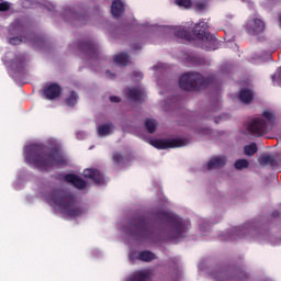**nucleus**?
Returning a JSON list of instances; mask_svg holds the SVG:
<instances>
[{
	"label": "nucleus",
	"mask_w": 281,
	"mask_h": 281,
	"mask_svg": "<svg viewBox=\"0 0 281 281\" xmlns=\"http://www.w3.org/2000/svg\"><path fill=\"white\" fill-rule=\"evenodd\" d=\"M244 153L248 157H254V155H256V153H258V145L256 143H251L250 145H246L244 147Z\"/></svg>",
	"instance_id": "nucleus-27"
},
{
	"label": "nucleus",
	"mask_w": 281,
	"mask_h": 281,
	"mask_svg": "<svg viewBox=\"0 0 281 281\" xmlns=\"http://www.w3.org/2000/svg\"><path fill=\"white\" fill-rule=\"evenodd\" d=\"M151 276L150 270H137L131 274L127 281H150Z\"/></svg>",
	"instance_id": "nucleus-15"
},
{
	"label": "nucleus",
	"mask_w": 281,
	"mask_h": 281,
	"mask_svg": "<svg viewBox=\"0 0 281 281\" xmlns=\"http://www.w3.org/2000/svg\"><path fill=\"white\" fill-rule=\"evenodd\" d=\"M66 183H71L77 190H85L87 188V181L76 173H68L64 176Z\"/></svg>",
	"instance_id": "nucleus-12"
},
{
	"label": "nucleus",
	"mask_w": 281,
	"mask_h": 281,
	"mask_svg": "<svg viewBox=\"0 0 281 281\" xmlns=\"http://www.w3.org/2000/svg\"><path fill=\"white\" fill-rule=\"evenodd\" d=\"M21 66L24 67L25 58H20Z\"/></svg>",
	"instance_id": "nucleus-36"
},
{
	"label": "nucleus",
	"mask_w": 281,
	"mask_h": 281,
	"mask_svg": "<svg viewBox=\"0 0 281 281\" xmlns=\"http://www.w3.org/2000/svg\"><path fill=\"white\" fill-rule=\"evenodd\" d=\"M136 259L140 262H153V260H157V255L149 250H142L136 254Z\"/></svg>",
	"instance_id": "nucleus-18"
},
{
	"label": "nucleus",
	"mask_w": 281,
	"mask_h": 281,
	"mask_svg": "<svg viewBox=\"0 0 281 281\" xmlns=\"http://www.w3.org/2000/svg\"><path fill=\"white\" fill-rule=\"evenodd\" d=\"M131 222L130 232L136 238H153L157 227L161 225H169L172 234V238H183V234L188 232V223L175 215L169 214L166 211H157L153 214V222L144 216H138Z\"/></svg>",
	"instance_id": "nucleus-1"
},
{
	"label": "nucleus",
	"mask_w": 281,
	"mask_h": 281,
	"mask_svg": "<svg viewBox=\"0 0 281 281\" xmlns=\"http://www.w3.org/2000/svg\"><path fill=\"white\" fill-rule=\"evenodd\" d=\"M262 116L267 121L257 117L248 124L249 133H252V135H256L257 137H262V135H267V133L273 131V126H276V114L270 111H265L262 113Z\"/></svg>",
	"instance_id": "nucleus-6"
},
{
	"label": "nucleus",
	"mask_w": 281,
	"mask_h": 281,
	"mask_svg": "<svg viewBox=\"0 0 281 281\" xmlns=\"http://www.w3.org/2000/svg\"><path fill=\"white\" fill-rule=\"evenodd\" d=\"M132 76H134L135 78H144V76L139 71L132 72Z\"/></svg>",
	"instance_id": "nucleus-35"
},
{
	"label": "nucleus",
	"mask_w": 281,
	"mask_h": 281,
	"mask_svg": "<svg viewBox=\"0 0 281 281\" xmlns=\"http://www.w3.org/2000/svg\"><path fill=\"white\" fill-rule=\"evenodd\" d=\"M71 16L75 21H79L80 25H87L89 22V13L87 11L72 12Z\"/></svg>",
	"instance_id": "nucleus-21"
},
{
	"label": "nucleus",
	"mask_w": 281,
	"mask_h": 281,
	"mask_svg": "<svg viewBox=\"0 0 281 281\" xmlns=\"http://www.w3.org/2000/svg\"><path fill=\"white\" fill-rule=\"evenodd\" d=\"M126 95L132 102H144V98H146V93L142 88H127Z\"/></svg>",
	"instance_id": "nucleus-13"
},
{
	"label": "nucleus",
	"mask_w": 281,
	"mask_h": 281,
	"mask_svg": "<svg viewBox=\"0 0 281 281\" xmlns=\"http://www.w3.org/2000/svg\"><path fill=\"white\" fill-rule=\"evenodd\" d=\"M194 36H198L200 41H209L210 43L214 42V36L207 31V23L200 22L193 27Z\"/></svg>",
	"instance_id": "nucleus-10"
},
{
	"label": "nucleus",
	"mask_w": 281,
	"mask_h": 281,
	"mask_svg": "<svg viewBox=\"0 0 281 281\" xmlns=\"http://www.w3.org/2000/svg\"><path fill=\"white\" fill-rule=\"evenodd\" d=\"M226 161H227V158L225 156L215 157L207 162V166H206L207 170L223 168Z\"/></svg>",
	"instance_id": "nucleus-16"
},
{
	"label": "nucleus",
	"mask_w": 281,
	"mask_h": 281,
	"mask_svg": "<svg viewBox=\"0 0 281 281\" xmlns=\"http://www.w3.org/2000/svg\"><path fill=\"white\" fill-rule=\"evenodd\" d=\"M131 60V56H128V53H120L114 56V63L116 65H120L121 67H126Z\"/></svg>",
	"instance_id": "nucleus-22"
},
{
	"label": "nucleus",
	"mask_w": 281,
	"mask_h": 281,
	"mask_svg": "<svg viewBox=\"0 0 281 281\" xmlns=\"http://www.w3.org/2000/svg\"><path fill=\"white\" fill-rule=\"evenodd\" d=\"M110 102L120 103L122 102V99H120V97L113 95V97H110Z\"/></svg>",
	"instance_id": "nucleus-33"
},
{
	"label": "nucleus",
	"mask_w": 281,
	"mask_h": 281,
	"mask_svg": "<svg viewBox=\"0 0 281 281\" xmlns=\"http://www.w3.org/2000/svg\"><path fill=\"white\" fill-rule=\"evenodd\" d=\"M134 49H142V45L134 46Z\"/></svg>",
	"instance_id": "nucleus-37"
},
{
	"label": "nucleus",
	"mask_w": 281,
	"mask_h": 281,
	"mask_svg": "<svg viewBox=\"0 0 281 281\" xmlns=\"http://www.w3.org/2000/svg\"><path fill=\"white\" fill-rule=\"evenodd\" d=\"M26 161L37 170H49L54 166H63L65 158L57 150H47V147L38 144L29 145L25 148Z\"/></svg>",
	"instance_id": "nucleus-2"
},
{
	"label": "nucleus",
	"mask_w": 281,
	"mask_h": 281,
	"mask_svg": "<svg viewBox=\"0 0 281 281\" xmlns=\"http://www.w3.org/2000/svg\"><path fill=\"white\" fill-rule=\"evenodd\" d=\"M258 161L260 166H271V168H277L278 166V159L273 155H262Z\"/></svg>",
	"instance_id": "nucleus-19"
},
{
	"label": "nucleus",
	"mask_w": 281,
	"mask_h": 281,
	"mask_svg": "<svg viewBox=\"0 0 281 281\" xmlns=\"http://www.w3.org/2000/svg\"><path fill=\"white\" fill-rule=\"evenodd\" d=\"M145 128L150 135H153V133L157 131V121L155 119H146Z\"/></svg>",
	"instance_id": "nucleus-23"
},
{
	"label": "nucleus",
	"mask_w": 281,
	"mask_h": 281,
	"mask_svg": "<svg viewBox=\"0 0 281 281\" xmlns=\"http://www.w3.org/2000/svg\"><path fill=\"white\" fill-rule=\"evenodd\" d=\"M67 106H76L78 104V92L70 91L68 98L65 100Z\"/></svg>",
	"instance_id": "nucleus-25"
},
{
	"label": "nucleus",
	"mask_w": 281,
	"mask_h": 281,
	"mask_svg": "<svg viewBox=\"0 0 281 281\" xmlns=\"http://www.w3.org/2000/svg\"><path fill=\"white\" fill-rule=\"evenodd\" d=\"M83 177L86 179H91L98 186H102V183H104V176L98 169H86V170H83Z\"/></svg>",
	"instance_id": "nucleus-14"
},
{
	"label": "nucleus",
	"mask_w": 281,
	"mask_h": 281,
	"mask_svg": "<svg viewBox=\"0 0 281 281\" xmlns=\"http://www.w3.org/2000/svg\"><path fill=\"white\" fill-rule=\"evenodd\" d=\"M9 43L10 45H21V43H23V40H21V37L19 36L10 37Z\"/></svg>",
	"instance_id": "nucleus-31"
},
{
	"label": "nucleus",
	"mask_w": 281,
	"mask_h": 281,
	"mask_svg": "<svg viewBox=\"0 0 281 281\" xmlns=\"http://www.w3.org/2000/svg\"><path fill=\"white\" fill-rule=\"evenodd\" d=\"M111 12L114 19H120L124 14V2L122 0H114L111 5Z\"/></svg>",
	"instance_id": "nucleus-17"
},
{
	"label": "nucleus",
	"mask_w": 281,
	"mask_h": 281,
	"mask_svg": "<svg viewBox=\"0 0 281 281\" xmlns=\"http://www.w3.org/2000/svg\"><path fill=\"white\" fill-rule=\"evenodd\" d=\"M112 159L114 164H122L124 161V156L120 153H114Z\"/></svg>",
	"instance_id": "nucleus-30"
},
{
	"label": "nucleus",
	"mask_w": 281,
	"mask_h": 281,
	"mask_svg": "<svg viewBox=\"0 0 281 281\" xmlns=\"http://www.w3.org/2000/svg\"><path fill=\"white\" fill-rule=\"evenodd\" d=\"M239 100L244 102V104H251L254 102V91L244 88L239 91Z\"/></svg>",
	"instance_id": "nucleus-20"
},
{
	"label": "nucleus",
	"mask_w": 281,
	"mask_h": 281,
	"mask_svg": "<svg viewBox=\"0 0 281 281\" xmlns=\"http://www.w3.org/2000/svg\"><path fill=\"white\" fill-rule=\"evenodd\" d=\"M8 10H10V3L0 2V12H8Z\"/></svg>",
	"instance_id": "nucleus-32"
},
{
	"label": "nucleus",
	"mask_w": 281,
	"mask_h": 281,
	"mask_svg": "<svg viewBox=\"0 0 281 281\" xmlns=\"http://www.w3.org/2000/svg\"><path fill=\"white\" fill-rule=\"evenodd\" d=\"M113 128V124H103L99 125L98 127V134L101 137H106L108 135H111V130Z\"/></svg>",
	"instance_id": "nucleus-24"
},
{
	"label": "nucleus",
	"mask_w": 281,
	"mask_h": 281,
	"mask_svg": "<svg viewBox=\"0 0 281 281\" xmlns=\"http://www.w3.org/2000/svg\"><path fill=\"white\" fill-rule=\"evenodd\" d=\"M105 76H106L108 78H110L111 80H113V78H115V74L111 72L110 70H106V71H105Z\"/></svg>",
	"instance_id": "nucleus-34"
},
{
	"label": "nucleus",
	"mask_w": 281,
	"mask_h": 281,
	"mask_svg": "<svg viewBox=\"0 0 281 281\" xmlns=\"http://www.w3.org/2000/svg\"><path fill=\"white\" fill-rule=\"evenodd\" d=\"M246 32L250 34V36H258V34H262L265 32V22L260 19H251L246 23Z\"/></svg>",
	"instance_id": "nucleus-9"
},
{
	"label": "nucleus",
	"mask_w": 281,
	"mask_h": 281,
	"mask_svg": "<svg viewBox=\"0 0 281 281\" xmlns=\"http://www.w3.org/2000/svg\"><path fill=\"white\" fill-rule=\"evenodd\" d=\"M78 48L81 54H85V56H89L91 60L100 56V49L91 40L79 42Z\"/></svg>",
	"instance_id": "nucleus-8"
},
{
	"label": "nucleus",
	"mask_w": 281,
	"mask_h": 281,
	"mask_svg": "<svg viewBox=\"0 0 281 281\" xmlns=\"http://www.w3.org/2000/svg\"><path fill=\"white\" fill-rule=\"evenodd\" d=\"M214 80H216L214 76L203 77L199 72H186L180 77L179 87L182 91H201L214 85Z\"/></svg>",
	"instance_id": "nucleus-4"
},
{
	"label": "nucleus",
	"mask_w": 281,
	"mask_h": 281,
	"mask_svg": "<svg viewBox=\"0 0 281 281\" xmlns=\"http://www.w3.org/2000/svg\"><path fill=\"white\" fill-rule=\"evenodd\" d=\"M175 36H177V38H183L184 41H192V34H190L186 29H178Z\"/></svg>",
	"instance_id": "nucleus-26"
},
{
	"label": "nucleus",
	"mask_w": 281,
	"mask_h": 281,
	"mask_svg": "<svg viewBox=\"0 0 281 281\" xmlns=\"http://www.w3.org/2000/svg\"><path fill=\"white\" fill-rule=\"evenodd\" d=\"M150 145L158 150H167V148H183L188 146V139L186 138H171V139H154L150 140Z\"/></svg>",
	"instance_id": "nucleus-7"
},
{
	"label": "nucleus",
	"mask_w": 281,
	"mask_h": 281,
	"mask_svg": "<svg viewBox=\"0 0 281 281\" xmlns=\"http://www.w3.org/2000/svg\"><path fill=\"white\" fill-rule=\"evenodd\" d=\"M61 93L63 88L58 83H50L43 90V95L46 100H56V98H60Z\"/></svg>",
	"instance_id": "nucleus-11"
},
{
	"label": "nucleus",
	"mask_w": 281,
	"mask_h": 281,
	"mask_svg": "<svg viewBox=\"0 0 281 281\" xmlns=\"http://www.w3.org/2000/svg\"><path fill=\"white\" fill-rule=\"evenodd\" d=\"M49 201L55 205H58L63 214H66V216H69L70 218H78V216H82V209H80V206H76V198L74 196V193L67 190H53L49 194Z\"/></svg>",
	"instance_id": "nucleus-3"
},
{
	"label": "nucleus",
	"mask_w": 281,
	"mask_h": 281,
	"mask_svg": "<svg viewBox=\"0 0 281 281\" xmlns=\"http://www.w3.org/2000/svg\"><path fill=\"white\" fill-rule=\"evenodd\" d=\"M175 3L178 4L179 8H186L187 10L192 8V0H175Z\"/></svg>",
	"instance_id": "nucleus-29"
},
{
	"label": "nucleus",
	"mask_w": 281,
	"mask_h": 281,
	"mask_svg": "<svg viewBox=\"0 0 281 281\" xmlns=\"http://www.w3.org/2000/svg\"><path fill=\"white\" fill-rule=\"evenodd\" d=\"M212 276L217 281H247L249 280V273L244 268L223 265L217 266Z\"/></svg>",
	"instance_id": "nucleus-5"
},
{
	"label": "nucleus",
	"mask_w": 281,
	"mask_h": 281,
	"mask_svg": "<svg viewBox=\"0 0 281 281\" xmlns=\"http://www.w3.org/2000/svg\"><path fill=\"white\" fill-rule=\"evenodd\" d=\"M236 170H243V168H249V161L247 159H238L235 162Z\"/></svg>",
	"instance_id": "nucleus-28"
}]
</instances>
